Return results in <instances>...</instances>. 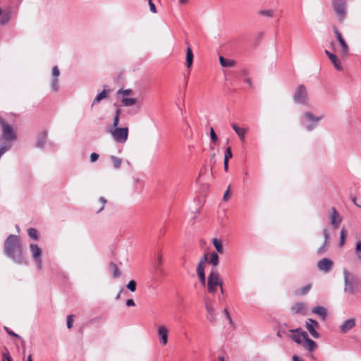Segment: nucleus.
<instances>
[{
  "mask_svg": "<svg viewBox=\"0 0 361 361\" xmlns=\"http://www.w3.org/2000/svg\"><path fill=\"white\" fill-rule=\"evenodd\" d=\"M4 249L8 257L18 264L22 263V246L18 236L9 235L4 242Z\"/></svg>",
  "mask_w": 361,
  "mask_h": 361,
  "instance_id": "f257e3e1",
  "label": "nucleus"
},
{
  "mask_svg": "<svg viewBox=\"0 0 361 361\" xmlns=\"http://www.w3.org/2000/svg\"><path fill=\"white\" fill-rule=\"evenodd\" d=\"M289 331L292 333L290 337L310 353L313 352L317 348V344L308 337L307 332L302 331L300 328L291 329Z\"/></svg>",
  "mask_w": 361,
  "mask_h": 361,
  "instance_id": "f03ea898",
  "label": "nucleus"
},
{
  "mask_svg": "<svg viewBox=\"0 0 361 361\" xmlns=\"http://www.w3.org/2000/svg\"><path fill=\"white\" fill-rule=\"evenodd\" d=\"M333 30L336 39L338 41L340 48L336 49L335 47V43L334 42H331V46L332 47V49L334 52L338 53L341 58L345 59L348 56L349 46L348 45L343 35L336 26L333 27Z\"/></svg>",
  "mask_w": 361,
  "mask_h": 361,
  "instance_id": "7ed1b4c3",
  "label": "nucleus"
},
{
  "mask_svg": "<svg viewBox=\"0 0 361 361\" xmlns=\"http://www.w3.org/2000/svg\"><path fill=\"white\" fill-rule=\"evenodd\" d=\"M345 282V291L355 293L360 287V280L350 273L346 269L343 270Z\"/></svg>",
  "mask_w": 361,
  "mask_h": 361,
  "instance_id": "20e7f679",
  "label": "nucleus"
},
{
  "mask_svg": "<svg viewBox=\"0 0 361 361\" xmlns=\"http://www.w3.org/2000/svg\"><path fill=\"white\" fill-rule=\"evenodd\" d=\"M207 289L209 293L214 294L218 288H220L221 292L224 293L222 288V281L220 279L219 274L216 269H212L207 277Z\"/></svg>",
  "mask_w": 361,
  "mask_h": 361,
  "instance_id": "39448f33",
  "label": "nucleus"
},
{
  "mask_svg": "<svg viewBox=\"0 0 361 361\" xmlns=\"http://www.w3.org/2000/svg\"><path fill=\"white\" fill-rule=\"evenodd\" d=\"M295 102L302 104H306L308 101V94L307 88L304 85H300L297 87L293 96Z\"/></svg>",
  "mask_w": 361,
  "mask_h": 361,
  "instance_id": "423d86ee",
  "label": "nucleus"
},
{
  "mask_svg": "<svg viewBox=\"0 0 361 361\" xmlns=\"http://www.w3.org/2000/svg\"><path fill=\"white\" fill-rule=\"evenodd\" d=\"M114 139L119 143H124L128 137V128H116L109 130Z\"/></svg>",
  "mask_w": 361,
  "mask_h": 361,
  "instance_id": "0eeeda50",
  "label": "nucleus"
},
{
  "mask_svg": "<svg viewBox=\"0 0 361 361\" xmlns=\"http://www.w3.org/2000/svg\"><path fill=\"white\" fill-rule=\"evenodd\" d=\"M0 126L2 128V137L6 140L12 141L16 139V134L12 126L0 118Z\"/></svg>",
  "mask_w": 361,
  "mask_h": 361,
  "instance_id": "6e6552de",
  "label": "nucleus"
},
{
  "mask_svg": "<svg viewBox=\"0 0 361 361\" xmlns=\"http://www.w3.org/2000/svg\"><path fill=\"white\" fill-rule=\"evenodd\" d=\"M30 251L32 253V257L37 263L38 269H42V250L38 247L37 245L31 244L30 245Z\"/></svg>",
  "mask_w": 361,
  "mask_h": 361,
  "instance_id": "1a4fd4ad",
  "label": "nucleus"
},
{
  "mask_svg": "<svg viewBox=\"0 0 361 361\" xmlns=\"http://www.w3.org/2000/svg\"><path fill=\"white\" fill-rule=\"evenodd\" d=\"M305 327L313 338H319V334L317 331L319 328V324L317 321L312 319H308L306 322Z\"/></svg>",
  "mask_w": 361,
  "mask_h": 361,
  "instance_id": "9d476101",
  "label": "nucleus"
},
{
  "mask_svg": "<svg viewBox=\"0 0 361 361\" xmlns=\"http://www.w3.org/2000/svg\"><path fill=\"white\" fill-rule=\"evenodd\" d=\"M205 308L207 312V318L210 322H213L215 321L216 319V314H215V310L213 307L212 300L206 297L204 299Z\"/></svg>",
  "mask_w": 361,
  "mask_h": 361,
  "instance_id": "9b49d317",
  "label": "nucleus"
},
{
  "mask_svg": "<svg viewBox=\"0 0 361 361\" xmlns=\"http://www.w3.org/2000/svg\"><path fill=\"white\" fill-rule=\"evenodd\" d=\"M345 0H334V8L342 20L345 15Z\"/></svg>",
  "mask_w": 361,
  "mask_h": 361,
  "instance_id": "f8f14e48",
  "label": "nucleus"
},
{
  "mask_svg": "<svg viewBox=\"0 0 361 361\" xmlns=\"http://www.w3.org/2000/svg\"><path fill=\"white\" fill-rule=\"evenodd\" d=\"M334 266V262L329 258H323L317 262V267L320 271L329 272Z\"/></svg>",
  "mask_w": 361,
  "mask_h": 361,
  "instance_id": "ddd939ff",
  "label": "nucleus"
},
{
  "mask_svg": "<svg viewBox=\"0 0 361 361\" xmlns=\"http://www.w3.org/2000/svg\"><path fill=\"white\" fill-rule=\"evenodd\" d=\"M157 333L160 343L164 346L166 345L168 343V329L164 325H160L157 328Z\"/></svg>",
  "mask_w": 361,
  "mask_h": 361,
  "instance_id": "4468645a",
  "label": "nucleus"
},
{
  "mask_svg": "<svg viewBox=\"0 0 361 361\" xmlns=\"http://www.w3.org/2000/svg\"><path fill=\"white\" fill-rule=\"evenodd\" d=\"M355 326V319H349L345 320L341 326H340V331L342 334H345L350 329H352Z\"/></svg>",
  "mask_w": 361,
  "mask_h": 361,
  "instance_id": "2eb2a0df",
  "label": "nucleus"
},
{
  "mask_svg": "<svg viewBox=\"0 0 361 361\" xmlns=\"http://www.w3.org/2000/svg\"><path fill=\"white\" fill-rule=\"evenodd\" d=\"M325 53L328 56V57L329 58V59L331 60V63H333L336 70L341 71L343 69L341 63L336 54L331 53L328 50H326Z\"/></svg>",
  "mask_w": 361,
  "mask_h": 361,
  "instance_id": "dca6fc26",
  "label": "nucleus"
},
{
  "mask_svg": "<svg viewBox=\"0 0 361 361\" xmlns=\"http://www.w3.org/2000/svg\"><path fill=\"white\" fill-rule=\"evenodd\" d=\"M331 224H332L334 228H337L338 225L341 222V218L339 215V213L336 211V209L334 207L332 209V213L330 216Z\"/></svg>",
  "mask_w": 361,
  "mask_h": 361,
  "instance_id": "f3484780",
  "label": "nucleus"
},
{
  "mask_svg": "<svg viewBox=\"0 0 361 361\" xmlns=\"http://www.w3.org/2000/svg\"><path fill=\"white\" fill-rule=\"evenodd\" d=\"M306 310V305L304 302H297L295 303L291 307V311L294 314H304Z\"/></svg>",
  "mask_w": 361,
  "mask_h": 361,
  "instance_id": "a211bd4d",
  "label": "nucleus"
},
{
  "mask_svg": "<svg viewBox=\"0 0 361 361\" xmlns=\"http://www.w3.org/2000/svg\"><path fill=\"white\" fill-rule=\"evenodd\" d=\"M232 128L234 130V131L237 133V135L239 136L241 141H244L245 135L247 132V128H240L235 123L232 124Z\"/></svg>",
  "mask_w": 361,
  "mask_h": 361,
  "instance_id": "6ab92c4d",
  "label": "nucleus"
},
{
  "mask_svg": "<svg viewBox=\"0 0 361 361\" xmlns=\"http://www.w3.org/2000/svg\"><path fill=\"white\" fill-rule=\"evenodd\" d=\"M219 62L221 66L225 68H231L235 65V61L234 60L226 59L222 56H219Z\"/></svg>",
  "mask_w": 361,
  "mask_h": 361,
  "instance_id": "aec40b11",
  "label": "nucleus"
},
{
  "mask_svg": "<svg viewBox=\"0 0 361 361\" xmlns=\"http://www.w3.org/2000/svg\"><path fill=\"white\" fill-rule=\"evenodd\" d=\"M312 312L314 314L319 315L324 320L326 317V310L324 307L321 306L314 307Z\"/></svg>",
  "mask_w": 361,
  "mask_h": 361,
  "instance_id": "412c9836",
  "label": "nucleus"
},
{
  "mask_svg": "<svg viewBox=\"0 0 361 361\" xmlns=\"http://www.w3.org/2000/svg\"><path fill=\"white\" fill-rule=\"evenodd\" d=\"M193 54L191 48L188 47L186 51V66L190 68L192 65Z\"/></svg>",
  "mask_w": 361,
  "mask_h": 361,
  "instance_id": "4be33fe9",
  "label": "nucleus"
},
{
  "mask_svg": "<svg viewBox=\"0 0 361 361\" xmlns=\"http://www.w3.org/2000/svg\"><path fill=\"white\" fill-rule=\"evenodd\" d=\"M311 288H312V285L307 284L305 286L296 290L295 291V295L297 296L305 295L310 290Z\"/></svg>",
  "mask_w": 361,
  "mask_h": 361,
  "instance_id": "5701e85b",
  "label": "nucleus"
},
{
  "mask_svg": "<svg viewBox=\"0 0 361 361\" xmlns=\"http://www.w3.org/2000/svg\"><path fill=\"white\" fill-rule=\"evenodd\" d=\"M212 243H213L214 247L216 248V251L219 253H220V254L224 253L223 245L220 240H219L217 238H213Z\"/></svg>",
  "mask_w": 361,
  "mask_h": 361,
  "instance_id": "b1692460",
  "label": "nucleus"
},
{
  "mask_svg": "<svg viewBox=\"0 0 361 361\" xmlns=\"http://www.w3.org/2000/svg\"><path fill=\"white\" fill-rule=\"evenodd\" d=\"M109 268L113 272V277L114 278H118L121 276V273L118 269L116 264L114 262H110L109 264Z\"/></svg>",
  "mask_w": 361,
  "mask_h": 361,
  "instance_id": "393cba45",
  "label": "nucleus"
},
{
  "mask_svg": "<svg viewBox=\"0 0 361 361\" xmlns=\"http://www.w3.org/2000/svg\"><path fill=\"white\" fill-rule=\"evenodd\" d=\"M106 97H107V91L106 90H104L102 92H100L95 97L92 106H93L96 103L99 102L102 99H105Z\"/></svg>",
  "mask_w": 361,
  "mask_h": 361,
  "instance_id": "a878e982",
  "label": "nucleus"
},
{
  "mask_svg": "<svg viewBox=\"0 0 361 361\" xmlns=\"http://www.w3.org/2000/svg\"><path fill=\"white\" fill-rule=\"evenodd\" d=\"M110 159L115 169H119L121 167L122 164V159L121 158L112 155Z\"/></svg>",
  "mask_w": 361,
  "mask_h": 361,
  "instance_id": "bb28decb",
  "label": "nucleus"
},
{
  "mask_svg": "<svg viewBox=\"0 0 361 361\" xmlns=\"http://www.w3.org/2000/svg\"><path fill=\"white\" fill-rule=\"evenodd\" d=\"M122 103L126 106H133L137 103V99L135 98H123Z\"/></svg>",
  "mask_w": 361,
  "mask_h": 361,
  "instance_id": "cd10ccee",
  "label": "nucleus"
},
{
  "mask_svg": "<svg viewBox=\"0 0 361 361\" xmlns=\"http://www.w3.org/2000/svg\"><path fill=\"white\" fill-rule=\"evenodd\" d=\"M209 262L214 266L216 267L219 264V256L216 252L210 254Z\"/></svg>",
  "mask_w": 361,
  "mask_h": 361,
  "instance_id": "c85d7f7f",
  "label": "nucleus"
},
{
  "mask_svg": "<svg viewBox=\"0 0 361 361\" xmlns=\"http://www.w3.org/2000/svg\"><path fill=\"white\" fill-rule=\"evenodd\" d=\"M348 235V232L345 228H343L341 231V236H340V246L343 247L345 244V239Z\"/></svg>",
  "mask_w": 361,
  "mask_h": 361,
  "instance_id": "c756f323",
  "label": "nucleus"
},
{
  "mask_svg": "<svg viewBox=\"0 0 361 361\" xmlns=\"http://www.w3.org/2000/svg\"><path fill=\"white\" fill-rule=\"evenodd\" d=\"M121 112V109H117L116 111V115L114 116V121H113V128H118V126L119 123V116H120Z\"/></svg>",
  "mask_w": 361,
  "mask_h": 361,
  "instance_id": "7c9ffc66",
  "label": "nucleus"
},
{
  "mask_svg": "<svg viewBox=\"0 0 361 361\" xmlns=\"http://www.w3.org/2000/svg\"><path fill=\"white\" fill-rule=\"evenodd\" d=\"M27 233H28V235L31 238H33L35 240H37L38 239V235H37V231L35 228H30L28 230H27Z\"/></svg>",
  "mask_w": 361,
  "mask_h": 361,
  "instance_id": "2f4dec72",
  "label": "nucleus"
},
{
  "mask_svg": "<svg viewBox=\"0 0 361 361\" xmlns=\"http://www.w3.org/2000/svg\"><path fill=\"white\" fill-rule=\"evenodd\" d=\"M47 135L43 133L39 138L37 142V145L39 147H42L46 141Z\"/></svg>",
  "mask_w": 361,
  "mask_h": 361,
  "instance_id": "473e14b6",
  "label": "nucleus"
},
{
  "mask_svg": "<svg viewBox=\"0 0 361 361\" xmlns=\"http://www.w3.org/2000/svg\"><path fill=\"white\" fill-rule=\"evenodd\" d=\"M304 115L307 118L314 121H319L322 118V116L316 117L310 112H306Z\"/></svg>",
  "mask_w": 361,
  "mask_h": 361,
  "instance_id": "72a5a7b5",
  "label": "nucleus"
},
{
  "mask_svg": "<svg viewBox=\"0 0 361 361\" xmlns=\"http://www.w3.org/2000/svg\"><path fill=\"white\" fill-rule=\"evenodd\" d=\"M137 283L134 280H131L127 284V288L132 292H135L136 290Z\"/></svg>",
  "mask_w": 361,
  "mask_h": 361,
  "instance_id": "f704fd0d",
  "label": "nucleus"
},
{
  "mask_svg": "<svg viewBox=\"0 0 361 361\" xmlns=\"http://www.w3.org/2000/svg\"><path fill=\"white\" fill-rule=\"evenodd\" d=\"M328 243L324 242V244L318 248L317 253L319 255L324 254L327 250Z\"/></svg>",
  "mask_w": 361,
  "mask_h": 361,
  "instance_id": "c9c22d12",
  "label": "nucleus"
},
{
  "mask_svg": "<svg viewBox=\"0 0 361 361\" xmlns=\"http://www.w3.org/2000/svg\"><path fill=\"white\" fill-rule=\"evenodd\" d=\"M232 156H233V154L231 152V149L230 147H228L225 152L224 160L228 161V159H231L232 157Z\"/></svg>",
  "mask_w": 361,
  "mask_h": 361,
  "instance_id": "e433bc0d",
  "label": "nucleus"
},
{
  "mask_svg": "<svg viewBox=\"0 0 361 361\" xmlns=\"http://www.w3.org/2000/svg\"><path fill=\"white\" fill-rule=\"evenodd\" d=\"M73 324V315L71 314L67 317V327L71 329Z\"/></svg>",
  "mask_w": 361,
  "mask_h": 361,
  "instance_id": "4c0bfd02",
  "label": "nucleus"
},
{
  "mask_svg": "<svg viewBox=\"0 0 361 361\" xmlns=\"http://www.w3.org/2000/svg\"><path fill=\"white\" fill-rule=\"evenodd\" d=\"M197 276L199 277L200 281L202 285L205 286L206 284V277L204 273H200L197 274Z\"/></svg>",
  "mask_w": 361,
  "mask_h": 361,
  "instance_id": "58836bf2",
  "label": "nucleus"
},
{
  "mask_svg": "<svg viewBox=\"0 0 361 361\" xmlns=\"http://www.w3.org/2000/svg\"><path fill=\"white\" fill-rule=\"evenodd\" d=\"M355 251L359 259H361V242L359 241L356 244Z\"/></svg>",
  "mask_w": 361,
  "mask_h": 361,
  "instance_id": "ea45409f",
  "label": "nucleus"
},
{
  "mask_svg": "<svg viewBox=\"0 0 361 361\" xmlns=\"http://www.w3.org/2000/svg\"><path fill=\"white\" fill-rule=\"evenodd\" d=\"M259 13L262 16H266L268 17H272L273 16V11L271 10L267 11H259Z\"/></svg>",
  "mask_w": 361,
  "mask_h": 361,
  "instance_id": "a19ab883",
  "label": "nucleus"
},
{
  "mask_svg": "<svg viewBox=\"0 0 361 361\" xmlns=\"http://www.w3.org/2000/svg\"><path fill=\"white\" fill-rule=\"evenodd\" d=\"M52 75L54 76V78L58 79V77L60 75V71H59V70L57 66H54L52 68Z\"/></svg>",
  "mask_w": 361,
  "mask_h": 361,
  "instance_id": "79ce46f5",
  "label": "nucleus"
},
{
  "mask_svg": "<svg viewBox=\"0 0 361 361\" xmlns=\"http://www.w3.org/2000/svg\"><path fill=\"white\" fill-rule=\"evenodd\" d=\"M204 264L198 263L197 267V274L204 273Z\"/></svg>",
  "mask_w": 361,
  "mask_h": 361,
  "instance_id": "37998d69",
  "label": "nucleus"
},
{
  "mask_svg": "<svg viewBox=\"0 0 361 361\" xmlns=\"http://www.w3.org/2000/svg\"><path fill=\"white\" fill-rule=\"evenodd\" d=\"M210 137L214 142H216L218 140L217 135H216L213 128H211L210 129Z\"/></svg>",
  "mask_w": 361,
  "mask_h": 361,
  "instance_id": "c03bdc74",
  "label": "nucleus"
},
{
  "mask_svg": "<svg viewBox=\"0 0 361 361\" xmlns=\"http://www.w3.org/2000/svg\"><path fill=\"white\" fill-rule=\"evenodd\" d=\"M148 4H149V9H150V11H151L153 13H157L156 6H155V5L154 4V3L152 2V0H148Z\"/></svg>",
  "mask_w": 361,
  "mask_h": 361,
  "instance_id": "a18cd8bd",
  "label": "nucleus"
},
{
  "mask_svg": "<svg viewBox=\"0 0 361 361\" xmlns=\"http://www.w3.org/2000/svg\"><path fill=\"white\" fill-rule=\"evenodd\" d=\"M99 157V155L95 152H93L90 154V161L95 162Z\"/></svg>",
  "mask_w": 361,
  "mask_h": 361,
  "instance_id": "49530a36",
  "label": "nucleus"
},
{
  "mask_svg": "<svg viewBox=\"0 0 361 361\" xmlns=\"http://www.w3.org/2000/svg\"><path fill=\"white\" fill-rule=\"evenodd\" d=\"M51 87L54 91L59 90L58 79H56V78L53 79Z\"/></svg>",
  "mask_w": 361,
  "mask_h": 361,
  "instance_id": "de8ad7c7",
  "label": "nucleus"
},
{
  "mask_svg": "<svg viewBox=\"0 0 361 361\" xmlns=\"http://www.w3.org/2000/svg\"><path fill=\"white\" fill-rule=\"evenodd\" d=\"M99 202L102 204V207L98 209L97 213L100 212L102 210L104 209L106 200L104 199V197H102L99 198Z\"/></svg>",
  "mask_w": 361,
  "mask_h": 361,
  "instance_id": "09e8293b",
  "label": "nucleus"
},
{
  "mask_svg": "<svg viewBox=\"0 0 361 361\" xmlns=\"http://www.w3.org/2000/svg\"><path fill=\"white\" fill-rule=\"evenodd\" d=\"M3 356H4V360H6V361H13L12 360V357L10 355L8 351L4 353L3 354Z\"/></svg>",
  "mask_w": 361,
  "mask_h": 361,
  "instance_id": "8fccbe9b",
  "label": "nucleus"
},
{
  "mask_svg": "<svg viewBox=\"0 0 361 361\" xmlns=\"http://www.w3.org/2000/svg\"><path fill=\"white\" fill-rule=\"evenodd\" d=\"M223 313L224 314V315H225L226 318L227 319V320H228L230 323H231V322H232V319H231V316H230V314H229V312H228V310H227L226 308H225V309L224 310Z\"/></svg>",
  "mask_w": 361,
  "mask_h": 361,
  "instance_id": "3c124183",
  "label": "nucleus"
},
{
  "mask_svg": "<svg viewBox=\"0 0 361 361\" xmlns=\"http://www.w3.org/2000/svg\"><path fill=\"white\" fill-rule=\"evenodd\" d=\"M230 186H228L227 190L225 192L224 195V197H223V200L224 201H228L229 200V197H230Z\"/></svg>",
  "mask_w": 361,
  "mask_h": 361,
  "instance_id": "603ef678",
  "label": "nucleus"
},
{
  "mask_svg": "<svg viewBox=\"0 0 361 361\" xmlns=\"http://www.w3.org/2000/svg\"><path fill=\"white\" fill-rule=\"evenodd\" d=\"M208 256H209L208 253L204 254V256L201 258L199 263L205 264L206 262L208 260Z\"/></svg>",
  "mask_w": 361,
  "mask_h": 361,
  "instance_id": "864d4df0",
  "label": "nucleus"
},
{
  "mask_svg": "<svg viewBox=\"0 0 361 361\" xmlns=\"http://www.w3.org/2000/svg\"><path fill=\"white\" fill-rule=\"evenodd\" d=\"M324 237V242H327L328 239L329 238V234L328 233L327 229H324L323 231Z\"/></svg>",
  "mask_w": 361,
  "mask_h": 361,
  "instance_id": "5fc2aeb1",
  "label": "nucleus"
},
{
  "mask_svg": "<svg viewBox=\"0 0 361 361\" xmlns=\"http://www.w3.org/2000/svg\"><path fill=\"white\" fill-rule=\"evenodd\" d=\"M126 305L129 306V307H133V306H135V304L134 300L133 299H128L126 301Z\"/></svg>",
  "mask_w": 361,
  "mask_h": 361,
  "instance_id": "6e6d98bb",
  "label": "nucleus"
},
{
  "mask_svg": "<svg viewBox=\"0 0 361 361\" xmlns=\"http://www.w3.org/2000/svg\"><path fill=\"white\" fill-rule=\"evenodd\" d=\"M5 329H6V331H7V333H8L9 335L13 336H15V337H17V338H18V337H19V336H18V334H15V333H14L13 331H10L7 327H5Z\"/></svg>",
  "mask_w": 361,
  "mask_h": 361,
  "instance_id": "4d7b16f0",
  "label": "nucleus"
},
{
  "mask_svg": "<svg viewBox=\"0 0 361 361\" xmlns=\"http://www.w3.org/2000/svg\"><path fill=\"white\" fill-rule=\"evenodd\" d=\"M8 149V147L6 146H2L0 147V157L6 152Z\"/></svg>",
  "mask_w": 361,
  "mask_h": 361,
  "instance_id": "13d9d810",
  "label": "nucleus"
},
{
  "mask_svg": "<svg viewBox=\"0 0 361 361\" xmlns=\"http://www.w3.org/2000/svg\"><path fill=\"white\" fill-rule=\"evenodd\" d=\"M130 92H131V90H123V91L119 90V91L118 92V94H119V93H123V94L124 96H126V95H128V94H130Z\"/></svg>",
  "mask_w": 361,
  "mask_h": 361,
  "instance_id": "bf43d9fd",
  "label": "nucleus"
},
{
  "mask_svg": "<svg viewBox=\"0 0 361 361\" xmlns=\"http://www.w3.org/2000/svg\"><path fill=\"white\" fill-rule=\"evenodd\" d=\"M292 359H293V361H305L302 358H300V357H298L297 355H293Z\"/></svg>",
  "mask_w": 361,
  "mask_h": 361,
  "instance_id": "052dcab7",
  "label": "nucleus"
},
{
  "mask_svg": "<svg viewBox=\"0 0 361 361\" xmlns=\"http://www.w3.org/2000/svg\"><path fill=\"white\" fill-rule=\"evenodd\" d=\"M224 167L225 171L227 172L228 169V161H224Z\"/></svg>",
  "mask_w": 361,
  "mask_h": 361,
  "instance_id": "680f3d73",
  "label": "nucleus"
},
{
  "mask_svg": "<svg viewBox=\"0 0 361 361\" xmlns=\"http://www.w3.org/2000/svg\"><path fill=\"white\" fill-rule=\"evenodd\" d=\"M245 82L251 87L252 84V81H251V79L249 78H247L245 79Z\"/></svg>",
  "mask_w": 361,
  "mask_h": 361,
  "instance_id": "e2e57ef3",
  "label": "nucleus"
},
{
  "mask_svg": "<svg viewBox=\"0 0 361 361\" xmlns=\"http://www.w3.org/2000/svg\"><path fill=\"white\" fill-rule=\"evenodd\" d=\"M157 260H158V262H159V264H161V262H162V255H161V254H159V255H158Z\"/></svg>",
  "mask_w": 361,
  "mask_h": 361,
  "instance_id": "0e129e2a",
  "label": "nucleus"
},
{
  "mask_svg": "<svg viewBox=\"0 0 361 361\" xmlns=\"http://www.w3.org/2000/svg\"><path fill=\"white\" fill-rule=\"evenodd\" d=\"M188 3V0H179L180 4H185Z\"/></svg>",
  "mask_w": 361,
  "mask_h": 361,
  "instance_id": "69168bd1",
  "label": "nucleus"
},
{
  "mask_svg": "<svg viewBox=\"0 0 361 361\" xmlns=\"http://www.w3.org/2000/svg\"><path fill=\"white\" fill-rule=\"evenodd\" d=\"M219 361H224V357L222 356L219 357Z\"/></svg>",
  "mask_w": 361,
  "mask_h": 361,
  "instance_id": "338daca9",
  "label": "nucleus"
},
{
  "mask_svg": "<svg viewBox=\"0 0 361 361\" xmlns=\"http://www.w3.org/2000/svg\"><path fill=\"white\" fill-rule=\"evenodd\" d=\"M27 361H32V355H30L28 356Z\"/></svg>",
  "mask_w": 361,
  "mask_h": 361,
  "instance_id": "774afa93",
  "label": "nucleus"
}]
</instances>
